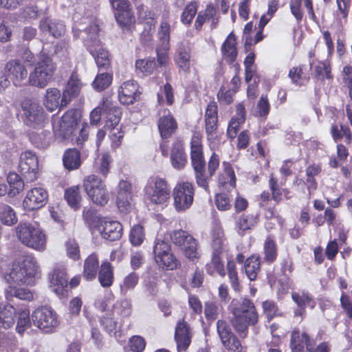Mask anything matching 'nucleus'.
Masks as SVG:
<instances>
[{"label":"nucleus","instance_id":"0eeeda50","mask_svg":"<svg viewBox=\"0 0 352 352\" xmlns=\"http://www.w3.org/2000/svg\"><path fill=\"white\" fill-rule=\"evenodd\" d=\"M153 252L155 263L160 267L173 270L179 266V261L171 252L169 242L162 236L155 239Z\"/></svg>","mask_w":352,"mask_h":352},{"label":"nucleus","instance_id":"f3484780","mask_svg":"<svg viewBox=\"0 0 352 352\" xmlns=\"http://www.w3.org/2000/svg\"><path fill=\"white\" fill-rule=\"evenodd\" d=\"M174 61L179 74L187 75L190 73L191 49L188 44L183 42L178 43L174 54Z\"/></svg>","mask_w":352,"mask_h":352},{"label":"nucleus","instance_id":"37998d69","mask_svg":"<svg viewBox=\"0 0 352 352\" xmlns=\"http://www.w3.org/2000/svg\"><path fill=\"white\" fill-rule=\"evenodd\" d=\"M32 143L38 148H45L50 144L52 139L51 133L43 131L40 133H32L30 136Z\"/></svg>","mask_w":352,"mask_h":352},{"label":"nucleus","instance_id":"7c9ffc66","mask_svg":"<svg viewBox=\"0 0 352 352\" xmlns=\"http://www.w3.org/2000/svg\"><path fill=\"white\" fill-rule=\"evenodd\" d=\"M170 160L173 166L176 169H182L186 165L187 155L181 144L177 143L173 145Z\"/></svg>","mask_w":352,"mask_h":352},{"label":"nucleus","instance_id":"b1692460","mask_svg":"<svg viewBox=\"0 0 352 352\" xmlns=\"http://www.w3.org/2000/svg\"><path fill=\"white\" fill-rule=\"evenodd\" d=\"M157 126L162 139L169 138L177 129V123L168 110L167 114L160 118Z\"/></svg>","mask_w":352,"mask_h":352},{"label":"nucleus","instance_id":"69168bd1","mask_svg":"<svg viewBox=\"0 0 352 352\" xmlns=\"http://www.w3.org/2000/svg\"><path fill=\"white\" fill-rule=\"evenodd\" d=\"M217 332L221 342L234 334L228 322L223 320L217 322Z\"/></svg>","mask_w":352,"mask_h":352},{"label":"nucleus","instance_id":"6e6d98bb","mask_svg":"<svg viewBox=\"0 0 352 352\" xmlns=\"http://www.w3.org/2000/svg\"><path fill=\"white\" fill-rule=\"evenodd\" d=\"M139 281V276L135 272H131L124 277L122 283L120 284V292L122 295H125L128 291L133 289Z\"/></svg>","mask_w":352,"mask_h":352},{"label":"nucleus","instance_id":"c756f323","mask_svg":"<svg viewBox=\"0 0 352 352\" xmlns=\"http://www.w3.org/2000/svg\"><path fill=\"white\" fill-rule=\"evenodd\" d=\"M60 92L56 88H50L46 90V94L44 100V105L49 111H54L57 108L60 109Z\"/></svg>","mask_w":352,"mask_h":352},{"label":"nucleus","instance_id":"338daca9","mask_svg":"<svg viewBox=\"0 0 352 352\" xmlns=\"http://www.w3.org/2000/svg\"><path fill=\"white\" fill-rule=\"evenodd\" d=\"M292 298L298 307H305L307 305H310L311 307L314 306V302L308 294L302 293L300 294L297 292H293Z\"/></svg>","mask_w":352,"mask_h":352},{"label":"nucleus","instance_id":"0e129e2a","mask_svg":"<svg viewBox=\"0 0 352 352\" xmlns=\"http://www.w3.org/2000/svg\"><path fill=\"white\" fill-rule=\"evenodd\" d=\"M18 54L23 63L28 65L33 66L36 64V57L31 52L29 47L25 45H21L18 48Z\"/></svg>","mask_w":352,"mask_h":352},{"label":"nucleus","instance_id":"6ab92c4d","mask_svg":"<svg viewBox=\"0 0 352 352\" xmlns=\"http://www.w3.org/2000/svg\"><path fill=\"white\" fill-rule=\"evenodd\" d=\"M192 332L187 322L181 320L177 322L175 329L174 339L179 352L186 351L191 343Z\"/></svg>","mask_w":352,"mask_h":352},{"label":"nucleus","instance_id":"c85d7f7f","mask_svg":"<svg viewBox=\"0 0 352 352\" xmlns=\"http://www.w3.org/2000/svg\"><path fill=\"white\" fill-rule=\"evenodd\" d=\"M5 295L8 300L16 297L20 300L31 301L34 298L33 294L29 289L19 287L17 285H9L5 289Z\"/></svg>","mask_w":352,"mask_h":352},{"label":"nucleus","instance_id":"aec40b11","mask_svg":"<svg viewBox=\"0 0 352 352\" xmlns=\"http://www.w3.org/2000/svg\"><path fill=\"white\" fill-rule=\"evenodd\" d=\"M139 86L134 80H127L122 83L118 91L120 102L126 105L132 104L140 97L141 92Z\"/></svg>","mask_w":352,"mask_h":352},{"label":"nucleus","instance_id":"4be33fe9","mask_svg":"<svg viewBox=\"0 0 352 352\" xmlns=\"http://www.w3.org/2000/svg\"><path fill=\"white\" fill-rule=\"evenodd\" d=\"M102 114L106 119L104 126L110 129L116 127L119 124L122 112L119 107L106 99L102 102Z\"/></svg>","mask_w":352,"mask_h":352},{"label":"nucleus","instance_id":"680f3d73","mask_svg":"<svg viewBox=\"0 0 352 352\" xmlns=\"http://www.w3.org/2000/svg\"><path fill=\"white\" fill-rule=\"evenodd\" d=\"M215 10L213 7L208 6L204 12H200L195 20V27L196 30H199L202 28L204 23L208 20L210 21V18L215 16Z\"/></svg>","mask_w":352,"mask_h":352},{"label":"nucleus","instance_id":"ea45409f","mask_svg":"<svg viewBox=\"0 0 352 352\" xmlns=\"http://www.w3.org/2000/svg\"><path fill=\"white\" fill-rule=\"evenodd\" d=\"M7 180L10 187V190L8 192L10 197H14L23 190L24 181L21 179L18 174L15 173H9Z\"/></svg>","mask_w":352,"mask_h":352},{"label":"nucleus","instance_id":"5fc2aeb1","mask_svg":"<svg viewBox=\"0 0 352 352\" xmlns=\"http://www.w3.org/2000/svg\"><path fill=\"white\" fill-rule=\"evenodd\" d=\"M144 239V228L139 224L133 226L129 234V240L132 245L140 246L143 243Z\"/></svg>","mask_w":352,"mask_h":352},{"label":"nucleus","instance_id":"412c9836","mask_svg":"<svg viewBox=\"0 0 352 352\" xmlns=\"http://www.w3.org/2000/svg\"><path fill=\"white\" fill-rule=\"evenodd\" d=\"M97 228L104 239L111 241L119 239L122 236V226L117 221L102 219Z\"/></svg>","mask_w":352,"mask_h":352},{"label":"nucleus","instance_id":"dca6fc26","mask_svg":"<svg viewBox=\"0 0 352 352\" xmlns=\"http://www.w3.org/2000/svg\"><path fill=\"white\" fill-rule=\"evenodd\" d=\"M205 131L211 149H214L215 141L218 138V111L215 102H210L206 109Z\"/></svg>","mask_w":352,"mask_h":352},{"label":"nucleus","instance_id":"72a5a7b5","mask_svg":"<svg viewBox=\"0 0 352 352\" xmlns=\"http://www.w3.org/2000/svg\"><path fill=\"white\" fill-rule=\"evenodd\" d=\"M16 314L15 308L8 304H0V325L8 329L14 324V317Z\"/></svg>","mask_w":352,"mask_h":352},{"label":"nucleus","instance_id":"4c0bfd02","mask_svg":"<svg viewBox=\"0 0 352 352\" xmlns=\"http://www.w3.org/2000/svg\"><path fill=\"white\" fill-rule=\"evenodd\" d=\"M226 239L223 231L221 228H215L212 232V253L221 254L224 250Z\"/></svg>","mask_w":352,"mask_h":352},{"label":"nucleus","instance_id":"2eb2a0df","mask_svg":"<svg viewBox=\"0 0 352 352\" xmlns=\"http://www.w3.org/2000/svg\"><path fill=\"white\" fill-rule=\"evenodd\" d=\"M19 170L26 182H34L38 178V160L34 153L26 151L21 154Z\"/></svg>","mask_w":352,"mask_h":352},{"label":"nucleus","instance_id":"de8ad7c7","mask_svg":"<svg viewBox=\"0 0 352 352\" xmlns=\"http://www.w3.org/2000/svg\"><path fill=\"white\" fill-rule=\"evenodd\" d=\"M31 320L30 318V311L28 309L22 310L19 313L16 331L18 333L22 335L25 330L31 327Z\"/></svg>","mask_w":352,"mask_h":352},{"label":"nucleus","instance_id":"ddd939ff","mask_svg":"<svg viewBox=\"0 0 352 352\" xmlns=\"http://www.w3.org/2000/svg\"><path fill=\"white\" fill-rule=\"evenodd\" d=\"M195 188L192 183L184 182L177 184L173 192V205L176 211L184 212L192 206Z\"/></svg>","mask_w":352,"mask_h":352},{"label":"nucleus","instance_id":"a878e982","mask_svg":"<svg viewBox=\"0 0 352 352\" xmlns=\"http://www.w3.org/2000/svg\"><path fill=\"white\" fill-rule=\"evenodd\" d=\"M52 290L56 294L63 292L65 287H67L68 280L64 268H56L50 276Z\"/></svg>","mask_w":352,"mask_h":352},{"label":"nucleus","instance_id":"13d9d810","mask_svg":"<svg viewBox=\"0 0 352 352\" xmlns=\"http://www.w3.org/2000/svg\"><path fill=\"white\" fill-rule=\"evenodd\" d=\"M136 69L140 70L144 75L148 76L153 73L156 68V63L153 59H140L135 63Z\"/></svg>","mask_w":352,"mask_h":352},{"label":"nucleus","instance_id":"8fccbe9b","mask_svg":"<svg viewBox=\"0 0 352 352\" xmlns=\"http://www.w3.org/2000/svg\"><path fill=\"white\" fill-rule=\"evenodd\" d=\"M100 321L101 326L109 334L113 333L115 337L117 338L119 331H118L117 322L112 318L111 313H107L105 316H102Z\"/></svg>","mask_w":352,"mask_h":352},{"label":"nucleus","instance_id":"3c124183","mask_svg":"<svg viewBox=\"0 0 352 352\" xmlns=\"http://www.w3.org/2000/svg\"><path fill=\"white\" fill-rule=\"evenodd\" d=\"M112 161L113 160L110 154L104 153L96 162V168H97L98 172L104 177H107L109 173Z\"/></svg>","mask_w":352,"mask_h":352},{"label":"nucleus","instance_id":"39448f33","mask_svg":"<svg viewBox=\"0 0 352 352\" xmlns=\"http://www.w3.org/2000/svg\"><path fill=\"white\" fill-rule=\"evenodd\" d=\"M16 234L21 243L30 248L39 252L46 249V235L37 225L21 222L16 228Z\"/></svg>","mask_w":352,"mask_h":352},{"label":"nucleus","instance_id":"6e6552de","mask_svg":"<svg viewBox=\"0 0 352 352\" xmlns=\"http://www.w3.org/2000/svg\"><path fill=\"white\" fill-rule=\"evenodd\" d=\"M144 190L145 197L153 204H164L170 197V188L167 182L157 176L149 178Z\"/></svg>","mask_w":352,"mask_h":352},{"label":"nucleus","instance_id":"e2e57ef3","mask_svg":"<svg viewBox=\"0 0 352 352\" xmlns=\"http://www.w3.org/2000/svg\"><path fill=\"white\" fill-rule=\"evenodd\" d=\"M197 12V6L195 2H190L184 8L181 21L185 25H190Z\"/></svg>","mask_w":352,"mask_h":352},{"label":"nucleus","instance_id":"09e8293b","mask_svg":"<svg viewBox=\"0 0 352 352\" xmlns=\"http://www.w3.org/2000/svg\"><path fill=\"white\" fill-rule=\"evenodd\" d=\"M112 82V76L107 72L98 74L93 83L94 89L98 91H101L107 89Z\"/></svg>","mask_w":352,"mask_h":352},{"label":"nucleus","instance_id":"f257e3e1","mask_svg":"<svg viewBox=\"0 0 352 352\" xmlns=\"http://www.w3.org/2000/svg\"><path fill=\"white\" fill-rule=\"evenodd\" d=\"M67 58L69 55V43L61 40L52 46V50H47L43 46L37 54L39 61L35 65L32 72L30 73V83L39 88L45 87L52 79L56 67L51 56Z\"/></svg>","mask_w":352,"mask_h":352},{"label":"nucleus","instance_id":"4d7b16f0","mask_svg":"<svg viewBox=\"0 0 352 352\" xmlns=\"http://www.w3.org/2000/svg\"><path fill=\"white\" fill-rule=\"evenodd\" d=\"M257 223V217L253 214H243L237 221V226L243 234L245 230L252 229Z\"/></svg>","mask_w":352,"mask_h":352},{"label":"nucleus","instance_id":"f03ea898","mask_svg":"<svg viewBox=\"0 0 352 352\" xmlns=\"http://www.w3.org/2000/svg\"><path fill=\"white\" fill-rule=\"evenodd\" d=\"M231 313L232 325L242 338L246 337L248 327L255 325L258 320V314L253 302L247 298L234 300L231 303Z\"/></svg>","mask_w":352,"mask_h":352},{"label":"nucleus","instance_id":"c9c22d12","mask_svg":"<svg viewBox=\"0 0 352 352\" xmlns=\"http://www.w3.org/2000/svg\"><path fill=\"white\" fill-rule=\"evenodd\" d=\"M222 166L223 172L219 175V184L220 186H224L229 184V185L234 188L236 184V177L231 164L229 162H223Z\"/></svg>","mask_w":352,"mask_h":352},{"label":"nucleus","instance_id":"423d86ee","mask_svg":"<svg viewBox=\"0 0 352 352\" xmlns=\"http://www.w3.org/2000/svg\"><path fill=\"white\" fill-rule=\"evenodd\" d=\"M28 71L25 65L19 59L10 60L4 67V73H0V91L8 87L10 82L15 86L21 87L30 83Z\"/></svg>","mask_w":352,"mask_h":352},{"label":"nucleus","instance_id":"a18cd8bd","mask_svg":"<svg viewBox=\"0 0 352 352\" xmlns=\"http://www.w3.org/2000/svg\"><path fill=\"white\" fill-rule=\"evenodd\" d=\"M331 135L335 141L340 140L342 137H344V142L349 144L351 142L352 134L350 129L348 126L336 124H333L331 128Z\"/></svg>","mask_w":352,"mask_h":352},{"label":"nucleus","instance_id":"f8f14e48","mask_svg":"<svg viewBox=\"0 0 352 352\" xmlns=\"http://www.w3.org/2000/svg\"><path fill=\"white\" fill-rule=\"evenodd\" d=\"M78 114L76 111H67L61 118L53 121V131L56 138L60 140L69 139L73 134L77 125Z\"/></svg>","mask_w":352,"mask_h":352},{"label":"nucleus","instance_id":"603ef678","mask_svg":"<svg viewBox=\"0 0 352 352\" xmlns=\"http://www.w3.org/2000/svg\"><path fill=\"white\" fill-rule=\"evenodd\" d=\"M314 76L318 80H323L324 78L332 79L331 67L329 62H319L314 67Z\"/></svg>","mask_w":352,"mask_h":352},{"label":"nucleus","instance_id":"052dcab7","mask_svg":"<svg viewBox=\"0 0 352 352\" xmlns=\"http://www.w3.org/2000/svg\"><path fill=\"white\" fill-rule=\"evenodd\" d=\"M221 343L224 348L230 352H244L240 340L234 334L222 340Z\"/></svg>","mask_w":352,"mask_h":352},{"label":"nucleus","instance_id":"e433bc0d","mask_svg":"<svg viewBox=\"0 0 352 352\" xmlns=\"http://www.w3.org/2000/svg\"><path fill=\"white\" fill-rule=\"evenodd\" d=\"M260 265V258L257 256L253 255L246 259L244 267L250 280L252 281L256 279L261 270Z\"/></svg>","mask_w":352,"mask_h":352},{"label":"nucleus","instance_id":"9b49d317","mask_svg":"<svg viewBox=\"0 0 352 352\" xmlns=\"http://www.w3.org/2000/svg\"><path fill=\"white\" fill-rule=\"evenodd\" d=\"M21 117L23 122L32 128L42 126L45 116L43 107L37 102L24 100L21 103Z\"/></svg>","mask_w":352,"mask_h":352},{"label":"nucleus","instance_id":"c03bdc74","mask_svg":"<svg viewBox=\"0 0 352 352\" xmlns=\"http://www.w3.org/2000/svg\"><path fill=\"white\" fill-rule=\"evenodd\" d=\"M0 219L3 224L11 226L17 222L14 210L8 205L0 203Z\"/></svg>","mask_w":352,"mask_h":352},{"label":"nucleus","instance_id":"bf43d9fd","mask_svg":"<svg viewBox=\"0 0 352 352\" xmlns=\"http://www.w3.org/2000/svg\"><path fill=\"white\" fill-rule=\"evenodd\" d=\"M294 334L298 336L296 339L299 340V343L302 344L303 346H306L307 352H316V340L314 338H310L306 332H302L301 335H300L299 331H293L292 335Z\"/></svg>","mask_w":352,"mask_h":352},{"label":"nucleus","instance_id":"49530a36","mask_svg":"<svg viewBox=\"0 0 352 352\" xmlns=\"http://www.w3.org/2000/svg\"><path fill=\"white\" fill-rule=\"evenodd\" d=\"M170 25L166 21L161 23L158 30L157 36L159 39L158 46L164 50L170 49Z\"/></svg>","mask_w":352,"mask_h":352},{"label":"nucleus","instance_id":"5701e85b","mask_svg":"<svg viewBox=\"0 0 352 352\" xmlns=\"http://www.w3.org/2000/svg\"><path fill=\"white\" fill-rule=\"evenodd\" d=\"M131 184L125 180H121L118 185L117 206L120 212H126L131 208L132 200Z\"/></svg>","mask_w":352,"mask_h":352},{"label":"nucleus","instance_id":"2f4dec72","mask_svg":"<svg viewBox=\"0 0 352 352\" xmlns=\"http://www.w3.org/2000/svg\"><path fill=\"white\" fill-rule=\"evenodd\" d=\"M113 268L108 261L102 262L98 271V280L103 287H110L113 282Z\"/></svg>","mask_w":352,"mask_h":352},{"label":"nucleus","instance_id":"9d476101","mask_svg":"<svg viewBox=\"0 0 352 352\" xmlns=\"http://www.w3.org/2000/svg\"><path fill=\"white\" fill-rule=\"evenodd\" d=\"M83 187L90 199L97 205L104 206L109 201V193L103 181L96 175L83 179Z\"/></svg>","mask_w":352,"mask_h":352},{"label":"nucleus","instance_id":"a19ab883","mask_svg":"<svg viewBox=\"0 0 352 352\" xmlns=\"http://www.w3.org/2000/svg\"><path fill=\"white\" fill-rule=\"evenodd\" d=\"M264 257L265 261L272 263L277 257V248L274 238L271 235L267 236L264 243Z\"/></svg>","mask_w":352,"mask_h":352},{"label":"nucleus","instance_id":"cd10ccee","mask_svg":"<svg viewBox=\"0 0 352 352\" xmlns=\"http://www.w3.org/2000/svg\"><path fill=\"white\" fill-rule=\"evenodd\" d=\"M236 44L235 36L231 32L221 47V51L225 59L229 63H232L236 60L237 55Z\"/></svg>","mask_w":352,"mask_h":352},{"label":"nucleus","instance_id":"473e14b6","mask_svg":"<svg viewBox=\"0 0 352 352\" xmlns=\"http://www.w3.org/2000/svg\"><path fill=\"white\" fill-rule=\"evenodd\" d=\"M63 165L69 170H75L81 164L80 153L76 148L67 150L63 157Z\"/></svg>","mask_w":352,"mask_h":352},{"label":"nucleus","instance_id":"bb28decb","mask_svg":"<svg viewBox=\"0 0 352 352\" xmlns=\"http://www.w3.org/2000/svg\"><path fill=\"white\" fill-rule=\"evenodd\" d=\"M99 261L98 256L93 253L90 254L84 262L83 277L87 280H92L96 278L98 271Z\"/></svg>","mask_w":352,"mask_h":352},{"label":"nucleus","instance_id":"58836bf2","mask_svg":"<svg viewBox=\"0 0 352 352\" xmlns=\"http://www.w3.org/2000/svg\"><path fill=\"white\" fill-rule=\"evenodd\" d=\"M64 197L68 205L75 210L80 207L81 196L78 186H74L66 189Z\"/></svg>","mask_w":352,"mask_h":352},{"label":"nucleus","instance_id":"a211bd4d","mask_svg":"<svg viewBox=\"0 0 352 352\" xmlns=\"http://www.w3.org/2000/svg\"><path fill=\"white\" fill-rule=\"evenodd\" d=\"M47 192L41 188L36 187L28 192L23 205L28 210H37L44 206L47 201Z\"/></svg>","mask_w":352,"mask_h":352},{"label":"nucleus","instance_id":"20e7f679","mask_svg":"<svg viewBox=\"0 0 352 352\" xmlns=\"http://www.w3.org/2000/svg\"><path fill=\"white\" fill-rule=\"evenodd\" d=\"M190 160L197 184L209 192L208 177L206 170L203 145L199 135H194L190 142Z\"/></svg>","mask_w":352,"mask_h":352},{"label":"nucleus","instance_id":"7ed1b4c3","mask_svg":"<svg viewBox=\"0 0 352 352\" xmlns=\"http://www.w3.org/2000/svg\"><path fill=\"white\" fill-rule=\"evenodd\" d=\"M38 266L32 255L23 257L21 261L14 262L4 274L9 285L25 284L32 285L38 273Z\"/></svg>","mask_w":352,"mask_h":352},{"label":"nucleus","instance_id":"393cba45","mask_svg":"<svg viewBox=\"0 0 352 352\" xmlns=\"http://www.w3.org/2000/svg\"><path fill=\"white\" fill-rule=\"evenodd\" d=\"M39 28L43 32H49L54 38L60 37L65 32V25L62 21L48 18L41 21Z\"/></svg>","mask_w":352,"mask_h":352},{"label":"nucleus","instance_id":"79ce46f5","mask_svg":"<svg viewBox=\"0 0 352 352\" xmlns=\"http://www.w3.org/2000/svg\"><path fill=\"white\" fill-rule=\"evenodd\" d=\"M89 51L94 56L100 71L106 69L109 65L110 62L107 51L101 47L94 50L91 46L89 47Z\"/></svg>","mask_w":352,"mask_h":352},{"label":"nucleus","instance_id":"f704fd0d","mask_svg":"<svg viewBox=\"0 0 352 352\" xmlns=\"http://www.w3.org/2000/svg\"><path fill=\"white\" fill-rule=\"evenodd\" d=\"M114 10L115 18L121 27H127L134 22L135 18L129 3L126 5V8H116Z\"/></svg>","mask_w":352,"mask_h":352},{"label":"nucleus","instance_id":"864d4df0","mask_svg":"<svg viewBox=\"0 0 352 352\" xmlns=\"http://www.w3.org/2000/svg\"><path fill=\"white\" fill-rule=\"evenodd\" d=\"M183 252L186 258L194 261L198 258L197 242L194 237H189L188 242L183 245Z\"/></svg>","mask_w":352,"mask_h":352},{"label":"nucleus","instance_id":"1a4fd4ad","mask_svg":"<svg viewBox=\"0 0 352 352\" xmlns=\"http://www.w3.org/2000/svg\"><path fill=\"white\" fill-rule=\"evenodd\" d=\"M32 321L34 326L45 333L53 332L60 324L56 312L47 306L36 309L32 314Z\"/></svg>","mask_w":352,"mask_h":352},{"label":"nucleus","instance_id":"774afa93","mask_svg":"<svg viewBox=\"0 0 352 352\" xmlns=\"http://www.w3.org/2000/svg\"><path fill=\"white\" fill-rule=\"evenodd\" d=\"M264 314L267 316L269 320L273 318L276 316H280L278 307L277 305L272 300L264 301L262 304Z\"/></svg>","mask_w":352,"mask_h":352},{"label":"nucleus","instance_id":"4468645a","mask_svg":"<svg viewBox=\"0 0 352 352\" xmlns=\"http://www.w3.org/2000/svg\"><path fill=\"white\" fill-rule=\"evenodd\" d=\"M84 9L82 6H78L75 8L73 14V20L75 23L73 28V32L75 38L79 37V32H84L90 36V39L96 41L98 28L93 23V19L89 16H82Z\"/></svg>","mask_w":352,"mask_h":352}]
</instances>
